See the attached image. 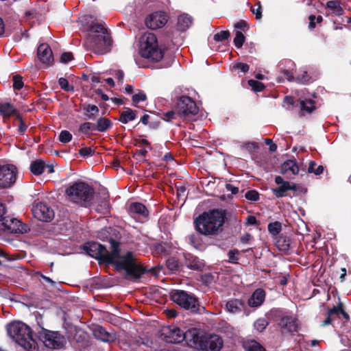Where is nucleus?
Segmentation results:
<instances>
[{"label":"nucleus","mask_w":351,"mask_h":351,"mask_svg":"<svg viewBox=\"0 0 351 351\" xmlns=\"http://www.w3.org/2000/svg\"><path fill=\"white\" fill-rule=\"evenodd\" d=\"M79 154L82 157H88L95 154V150L90 147H85L79 150Z\"/></svg>","instance_id":"58"},{"label":"nucleus","mask_w":351,"mask_h":351,"mask_svg":"<svg viewBox=\"0 0 351 351\" xmlns=\"http://www.w3.org/2000/svg\"><path fill=\"white\" fill-rule=\"evenodd\" d=\"M0 114L4 119L19 114L15 107L10 103H0Z\"/></svg>","instance_id":"30"},{"label":"nucleus","mask_w":351,"mask_h":351,"mask_svg":"<svg viewBox=\"0 0 351 351\" xmlns=\"http://www.w3.org/2000/svg\"><path fill=\"white\" fill-rule=\"evenodd\" d=\"M233 68L234 69H239L241 72L245 73L249 71L250 66L246 63L237 62L233 66Z\"/></svg>","instance_id":"61"},{"label":"nucleus","mask_w":351,"mask_h":351,"mask_svg":"<svg viewBox=\"0 0 351 351\" xmlns=\"http://www.w3.org/2000/svg\"><path fill=\"white\" fill-rule=\"evenodd\" d=\"M269 322L265 318H259L254 324V328L259 332H262L268 326Z\"/></svg>","instance_id":"46"},{"label":"nucleus","mask_w":351,"mask_h":351,"mask_svg":"<svg viewBox=\"0 0 351 351\" xmlns=\"http://www.w3.org/2000/svg\"><path fill=\"white\" fill-rule=\"evenodd\" d=\"M16 179V168L13 165H0V187H10Z\"/></svg>","instance_id":"14"},{"label":"nucleus","mask_w":351,"mask_h":351,"mask_svg":"<svg viewBox=\"0 0 351 351\" xmlns=\"http://www.w3.org/2000/svg\"><path fill=\"white\" fill-rule=\"evenodd\" d=\"M112 126V122L105 117H99L96 124H95V130L99 132H106L109 129H110Z\"/></svg>","instance_id":"34"},{"label":"nucleus","mask_w":351,"mask_h":351,"mask_svg":"<svg viewBox=\"0 0 351 351\" xmlns=\"http://www.w3.org/2000/svg\"><path fill=\"white\" fill-rule=\"evenodd\" d=\"M161 336L168 343H180L183 341L184 332L177 326H168L162 329Z\"/></svg>","instance_id":"16"},{"label":"nucleus","mask_w":351,"mask_h":351,"mask_svg":"<svg viewBox=\"0 0 351 351\" xmlns=\"http://www.w3.org/2000/svg\"><path fill=\"white\" fill-rule=\"evenodd\" d=\"M245 308V302L241 299H230L226 304V310L232 313H241Z\"/></svg>","instance_id":"25"},{"label":"nucleus","mask_w":351,"mask_h":351,"mask_svg":"<svg viewBox=\"0 0 351 351\" xmlns=\"http://www.w3.org/2000/svg\"><path fill=\"white\" fill-rule=\"evenodd\" d=\"M34 216L39 221L49 222L54 217L53 209L47 204L43 202L38 203L32 210Z\"/></svg>","instance_id":"18"},{"label":"nucleus","mask_w":351,"mask_h":351,"mask_svg":"<svg viewBox=\"0 0 351 351\" xmlns=\"http://www.w3.org/2000/svg\"><path fill=\"white\" fill-rule=\"evenodd\" d=\"M94 194V189L83 181L75 182L65 190V195L71 202L79 204L84 207L91 205Z\"/></svg>","instance_id":"4"},{"label":"nucleus","mask_w":351,"mask_h":351,"mask_svg":"<svg viewBox=\"0 0 351 351\" xmlns=\"http://www.w3.org/2000/svg\"><path fill=\"white\" fill-rule=\"evenodd\" d=\"M129 211L132 216L147 217L149 215V211L146 206L140 202H133L130 205Z\"/></svg>","instance_id":"23"},{"label":"nucleus","mask_w":351,"mask_h":351,"mask_svg":"<svg viewBox=\"0 0 351 351\" xmlns=\"http://www.w3.org/2000/svg\"><path fill=\"white\" fill-rule=\"evenodd\" d=\"M251 11L253 14L256 15V19H261L262 18V8L260 2L258 3V7L256 8L252 7Z\"/></svg>","instance_id":"62"},{"label":"nucleus","mask_w":351,"mask_h":351,"mask_svg":"<svg viewBox=\"0 0 351 351\" xmlns=\"http://www.w3.org/2000/svg\"><path fill=\"white\" fill-rule=\"evenodd\" d=\"M225 218L226 211L222 209L204 212L194 220L195 230L205 236L216 235L221 231Z\"/></svg>","instance_id":"1"},{"label":"nucleus","mask_w":351,"mask_h":351,"mask_svg":"<svg viewBox=\"0 0 351 351\" xmlns=\"http://www.w3.org/2000/svg\"><path fill=\"white\" fill-rule=\"evenodd\" d=\"M245 41V37L241 31H236L235 37L233 40L234 46L239 49L241 48Z\"/></svg>","instance_id":"44"},{"label":"nucleus","mask_w":351,"mask_h":351,"mask_svg":"<svg viewBox=\"0 0 351 351\" xmlns=\"http://www.w3.org/2000/svg\"><path fill=\"white\" fill-rule=\"evenodd\" d=\"M84 115L90 120H95L99 114V108L94 104H84L83 106Z\"/></svg>","instance_id":"36"},{"label":"nucleus","mask_w":351,"mask_h":351,"mask_svg":"<svg viewBox=\"0 0 351 351\" xmlns=\"http://www.w3.org/2000/svg\"><path fill=\"white\" fill-rule=\"evenodd\" d=\"M247 83L254 92H261L265 88L264 84L257 80H249Z\"/></svg>","instance_id":"48"},{"label":"nucleus","mask_w":351,"mask_h":351,"mask_svg":"<svg viewBox=\"0 0 351 351\" xmlns=\"http://www.w3.org/2000/svg\"><path fill=\"white\" fill-rule=\"evenodd\" d=\"M124 109L125 110L120 113L117 119L121 123L126 124L136 119L137 112L130 108H124Z\"/></svg>","instance_id":"33"},{"label":"nucleus","mask_w":351,"mask_h":351,"mask_svg":"<svg viewBox=\"0 0 351 351\" xmlns=\"http://www.w3.org/2000/svg\"><path fill=\"white\" fill-rule=\"evenodd\" d=\"M184 264L189 269L194 271H202L205 267L204 260L200 259L199 257L191 254H184Z\"/></svg>","instance_id":"19"},{"label":"nucleus","mask_w":351,"mask_h":351,"mask_svg":"<svg viewBox=\"0 0 351 351\" xmlns=\"http://www.w3.org/2000/svg\"><path fill=\"white\" fill-rule=\"evenodd\" d=\"M37 56L43 64H49L53 61L52 50L49 45L46 43H42L38 46Z\"/></svg>","instance_id":"20"},{"label":"nucleus","mask_w":351,"mask_h":351,"mask_svg":"<svg viewBox=\"0 0 351 351\" xmlns=\"http://www.w3.org/2000/svg\"><path fill=\"white\" fill-rule=\"evenodd\" d=\"M234 28L238 29H243L248 28L247 23L244 20H240L234 25Z\"/></svg>","instance_id":"64"},{"label":"nucleus","mask_w":351,"mask_h":351,"mask_svg":"<svg viewBox=\"0 0 351 351\" xmlns=\"http://www.w3.org/2000/svg\"><path fill=\"white\" fill-rule=\"evenodd\" d=\"M324 171V167L322 165H317L314 160H311L308 167V172L314 173L316 176H319Z\"/></svg>","instance_id":"42"},{"label":"nucleus","mask_w":351,"mask_h":351,"mask_svg":"<svg viewBox=\"0 0 351 351\" xmlns=\"http://www.w3.org/2000/svg\"><path fill=\"white\" fill-rule=\"evenodd\" d=\"M93 335L97 339L101 340L104 342H108L114 340V337L112 334L108 332L106 328L101 326H96L93 330Z\"/></svg>","instance_id":"26"},{"label":"nucleus","mask_w":351,"mask_h":351,"mask_svg":"<svg viewBox=\"0 0 351 351\" xmlns=\"http://www.w3.org/2000/svg\"><path fill=\"white\" fill-rule=\"evenodd\" d=\"M326 8L330 11V14L335 16H340L343 14L344 10L339 1H328L326 3Z\"/></svg>","instance_id":"31"},{"label":"nucleus","mask_w":351,"mask_h":351,"mask_svg":"<svg viewBox=\"0 0 351 351\" xmlns=\"http://www.w3.org/2000/svg\"><path fill=\"white\" fill-rule=\"evenodd\" d=\"M277 322L282 333L293 334L299 330L297 319L291 315L280 316L277 319Z\"/></svg>","instance_id":"17"},{"label":"nucleus","mask_w":351,"mask_h":351,"mask_svg":"<svg viewBox=\"0 0 351 351\" xmlns=\"http://www.w3.org/2000/svg\"><path fill=\"white\" fill-rule=\"evenodd\" d=\"M12 82H13V88L14 90H19L24 86L23 77L19 75H14L12 77Z\"/></svg>","instance_id":"54"},{"label":"nucleus","mask_w":351,"mask_h":351,"mask_svg":"<svg viewBox=\"0 0 351 351\" xmlns=\"http://www.w3.org/2000/svg\"><path fill=\"white\" fill-rule=\"evenodd\" d=\"M230 34L228 30H222L214 35V40L216 42H221L228 40L230 37Z\"/></svg>","instance_id":"52"},{"label":"nucleus","mask_w":351,"mask_h":351,"mask_svg":"<svg viewBox=\"0 0 351 351\" xmlns=\"http://www.w3.org/2000/svg\"><path fill=\"white\" fill-rule=\"evenodd\" d=\"M73 59V56L71 52H64L60 56V62L62 63H68Z\"/></svg>","instance_id":"60"},{"label":"nucleus","mask_w":351,"mask_h":351,"mask_svg":"<svg viewBox=\"0 0 351 351\" xmlns=\"http://www.w3.org/2000/svg\"><path fill=\"white\" fill-rule=\"evenodd\" d=\"M176 195H177L178 198L179 199H182L183 200H185V199L186 198V186H178V185L176 184Z\"/></svg>","instance_id":"57"},{"label":"nucleus","mask_w":351,"mask_h":351,"mask_svg":"<svg viewBox=\"0 0 351 351\" xmlns=\"http://www.w3.org/2000/svg\"><path fill=\"white\" fill-rule=\"evenodd\" d=\"M311 80V77L308 75L306 71H304L302 74L298 75L295 78V81L300 84H306Z\"/></svg>","instance_id":"59"},{"label":"nucleus","mask_w":351,"mask_h":351,"mask_svg":"<svg viewBox=\"0 0 351 351\" xmlns=\"http://www.w3.org/2000/svg\"><path fill=\"white\" fill-rule=\"evenodd\" d=\"M239 251L237 249L230 250L228 252V263L232 264H238L239 263Z\"/></svg>","instance_id":"45"},{"label":"nucleus","mask_w":351,"mask_h":351,"mask_svg":"<svg viewBox=\"0 0 351 351\" xmlns=\"http://www.w3.org/2000/svg\"><path fill=\"white\" fill-rule=\"evenodd\" d=\"M300 115L304 116L305 114H311L315 109V101L313 99H300Z\"/></svg>","instance_id":"29"},{"label":"nucleus","mask_w":351,"mask_h":351,"mask_svg":"<svg viewBox=\"0 0 351 351\" xmlns=\"http://www.w3.org/2000/svg\"><path fill=\"white\" fill-rule=\"evenodd\" d=\"M111 252H109L106 247L95 241L86 242L83 245L82 249L88 256L97 259L99 263L112 264L114 259L120 256L119 243L110 238Z\"/></svg>","instance_id":"3"},{"label":"nucleus","mask_w":351,"mask_h":351,"mask_svg":"<svg viewBox=\"0 0 351 351\" xmlns=\"http://www.w3.org/2000/svg\"><path fill=\"white\" fill-rule=\"evenodd\" d=\"M7 332L25 350L35 349L36 343L32 337V330L25 324L19 321L12 322L7 325Z\"/></svg>","instance_id":"5"},{"label":"nucleus","mask_w":351,"mask_h":351,"mask_svg":"<svg viewBox=\"0 0 351 351\" xmlns=\"http://www.w3.org/2000/svg\"><path fill=\"white\" fill-rule=\"evenodd\" d=\"M88 34L86 45L90 50L97 54H104L110 49L112 40L110 31L103 24L92 21L88 26Z\"/></svg>","instance_id":"2"},{"label":"nucleus","mask_w":351,"mask_h":351,"mask_svg":"<svg viewBox=\"0 0 351 351\" xmlns=\"http://www.w3.org/2000/svg\"><path fill=\"white\" fill-rule=\"evenodd\" d=\"M0 229L9 233H27L30 229L29 226L21 221L6 216L0 223Z\"/></svg>","instance_id":"12"},{"label":"nucleus","mask_w":351,"mask_h":351,"mask_svg":"<svg viewBox=\"0 0 351 351\" xmlns=\"http://www.w3.org/2000/svg\"><path fill=\"white\" fill-rule=\"evenodd\" d=\"M204 341L206 346L204 350L209 349L210 351H220L223 344L222 338L217 335L205 336Z\"/></svg>","instance_id":"21"},{"label":"nucleus","mask_w":351,"mask_h":351,"mask_svg":"<svg viewBox=\"0 0 351 351\" xmlns=\"http://www.w3.org/2000/svg\"><path fill=\"white\" fill-rule=\"evenodd\" d=\"M176 109L178 116L184 120H190L198 114L199 108L196 102L189 96H181L176 101Z\"/></svg>","instance_id":"10"},{"label":"nucleus","mask_w":351,"mask_h":351,"mask_svg":"<svg viewBox=\"0 0 351 351\" xmlns=\"http://www.w3.org/2000/svg\"><path fill=\"white\" fill-rule=\"evenodd\" d=\"M171 300L180 307L197 313L199 304L198 299L193 293L180 289H173L169 293Z\"/></svg>","instance_id":"8"},{"label":"nucleus","mask_w":351,"mask_h":351,"mask_svg":"<svg viewBox=\"0 0 351 351\" xmlns=\"http://www.w3.org/2000/svg\"><path fill=\"white\" fill-rule=\"evenodd\" d=\"M69 333L70 343L77 351H82L90 346L88 333L80 327L74 326Z\"/></svg>","instance_id":"11"},{"label":"nucleus","mask_w":351,"mask_h":351,"mask_svg":"<svg viewBox=\"0 0 351 351\" xmlns=\"http://www.w3.org/2000/svg\"><path fill=\"white\" fill-rule=\"evenodd\" d=\"M290 182H286L285 184L280 185L276 189H273L272 191L276 197H282L287 195V192L289 191Z\"/></svg>","instance_id":"41"},{"label":"nucleus","mask_w":351,"mask_h":351,"mask_svg":"<svg viewBox=\"0 0 351 351\" xmlns=\"http://www.w3.org/2000/svg\"><path fill=\"white\" fill-rule=\"evenodd\" d=\"M282 230V223L280 221H274L268 224L269 232L274 236H278Z\"/></svg>","instance_id":"43"},{"label":"nucleus","mask_w":351,"mask_h":351,"mask_svg":"<svg viewBox=\"0 0 351 351\" xmlns=\"http://www.w3.org/2000/svg\"><path fill=\"white\" fill-rule=\"evenodd\" d=\"M132 106H134V107H138V104L140 101H145L147 99V96L143 91L139 90L137 94H134L132 95Z\"/></svg>","instance_id":"47"},{"label":"nucleus","mask_w":351,"mask_h":351,"mask_svg":"<svg viewBox=\"0 0 351 351\" xmlns=\"http://www.w3.org/2000/svg\"><path fill=\"white\" fill-rule=\"evenodd\" d=\"M245 197L250 201L256 202L259 199V193L256 190L252 189L247 191L245 194Z\"/></svg>","instance_id":"55"},{"label":"nucleus","mask_w":351,"mask_h":351,"mask_svg":"<svg viewBox=\"0 0 351 351\" xmlns=\"http://www.w3.org/2000/svg\"><path fill=\"white\" fill-rule=\"evenodd\" d=\"M199 233H193L186 238L189 243L196 249H199L202 245V240Z\"/></svg>","instance_id":"40"},{"label":"nucleus","mask_w":351,"mask_h":351,"mask_svg":"<svg viewBox=\"0 0 351 351\" xmlns=\"http://www.w3.org/2000/svg\"><path fill=\"white\" fill-rule=\"evenodd\" d=\"M46 164L42 160H36L31 162L29 169L35 176L41 175L45 170Z\"/></svg>","instance_id":"35"},{"label":"nucleus","mask_w":351,"mask_h":351,"mask_svg":"<svg viewBox=\"0 0 351 351\" xmlns=\"http://www.w3.org/2000/svg\"><path fill=\"white\" fill-rule=\"evenodd\" d=\"M275 245L279 250L286 252L291 248V239L290 237L281 234L276 237Z\"/></svg>","instance_id":"27"},{"label":"nucleus","mask_w":351,"mask_h":351,"mask_svg":"<svg viewBox=\"0 0 351 351\" xmlns=\"http://www.w3.org/2000/svg\"><path fill=\"white\" fill-rule=\"evenodd\" d=\"M192 23V17L186 14H183L178 18L176 28L180 32H184L191 27Z\"/></svg>","instance_id":"28"},{"label":"nucleus","mask_w":351,"mask_h":351,"mask_svg":"<svg viewBox=\"0 0 351 351\" xmlns=\"http://www.w3.org/2000/svg\"><path fill=\"white\" fill-rule=\"evenodd\" d=\"M308 29L312 30L315 28L317 23H321L323 21V17L321 15H318L315 16L313 14H311L308 16Z\"/></svg>","instance_id":"49"},{"label":"nucleus","mask_w":351,"mask_h":351,"mask_svg":"<svg viewBox=\"0 0 351 351\" xmlns=\"http://www.w3.org/2000/svg\"><path fill=\"white\" fill-rule=\"evenodd\" d=\"M119 258L120 259H114V262L112 265L115 266L118 271H125V278L127 280H137L143 274L149 271L147 268L135 263L132 252H128L124 256H119Z\"/></svg>","instance_id":"6"},{"label":"nucleus","mask_w":351,"mask_h":351,"mask_svg":"<svg viewBox=\"0 0 351 351\" xmlns=\"http://www.w3.org/2000/svg\"><path fill=\"white\" fill-rule=\"evenodd\" d=\"M58 84L60 86V88L64 91H74V86L73 85H69V81L64 77L59 78Z\"/></svg>","instance_id":"50"},{"label":"nucleus","mask_w":351,"mask_h":351,"mask_svg":"<svg viewBox=\"0 0 351 351\" xmlns=\"http://www.w3.org/2000/svg\"><path fill=\"white\" fill-rule=\"evenodd\" d=\"M37 336L44 345L51 349H62L66 343V339L59 331L46 329L42 326L37 332Z\"/></svg>","instance_id":"9"},{"label":"nucleus","mask_w":351,"mask_h":351,"mask_svg":"<svg viewBox=\"0 0 351 351\" xmlns=\"http://www.w3.org/2000/svg\"><path fill=\"white\" fill-rule=\"evenodd\" d=\"M168 21V16L165 12H155L145 18L147 28L157 29L162 27Z\"/></svg>","instance_id":"15"},{"label":"nucleus","mask_w":351,"mask_h":351,"mask_svg":"<svg viewBox=\"0 0 351 351\" xmlns=\"http://www.w3.org/2000/svg\"><path fill=\"white\" fill-rule=\"evenodd\" d=\"M166 266L172 272L180 271L182 269V264L176 257H169L166 261Z\"/></svg>","instance_id":"38"},{"label":"nucleus","mask_w":351,"mask_h":351,"mask_svg":"<svg viewBox=\"0 0 351 351\" xmlns=\"http://www.w3.org/2000/svg\"><path fill=\"white\" fill-rule=\"evenodd\" d=\"M265 291L263 289H257L248 299L247 304L251 307H258L264 302Z\"/></svg>","instance_id":"22"},{"label":"nucleus","mask_w":351,"mask_h":351,"mask_svg":"<svg viewBox=\"0 0 351 351\" xmlns=\"http://www.w3.org/2000/svg\"><path fill=\"white\" fill-rule=\"evenodd\" d=\"M342 307H343V304L339 301L337 306H335L331 308H328L327 317L323 322L322 326H325L330 324L334 320L335 317L340 318V313L341 312Z\"/></svg>","instance_id":"24"},{"label":"nucleus","mask_w":351,"mask_h":351,"mask_svg":"<svg viewBox=\"0 0 351 351\" xmlns=\"http://www.w3.org/2000/svg\"><path fill=\"white\" fill-rule=\"evenodd\" d=\"M163 115L164 117H162L161 119L166 121H171L179 117L178 110H176V107L174 108L173 110H169L164 113Z\"/></svg>","instance_id":"51"},{"label":"nucleus","mask_w":351,"mask_h":351,"mask_svg":"<svg viewBox=\"0 0 351 351\" xmlns=\"http://www.w3.org/2000/svg\"><path fill=\"white\" fill-rule=\"evenodd\" d=\"M73 136L68 130H62L59 134L58 140L63 143H69L72 140Z\"/></svg>","instance_id":"53"},{"label":"nucleus","mask_w":351,"mask_h":351,"mask_svg":"<svg viewBox=\"0 0 351 351\" xmlns=\"http://www.w3.org/2000/svg\"><path fill=\"white\" fill-rule=\"evenodd\" d=\"M182 339L189 347L202 350H205L206 346L204 341L205 335H202L199 330L195 328L188 329L186 332H184Z\"/></svg>","instance_id":"13"},{"label":"nucleus","mask_w":351,"mask_h":351,"mask_svg":"<svg viewBox=\"0 0 351 351\" xmlns=\"http://www.w3.org/2000/svg\"><path fill=\"white\" fill-rule=\"evenodd\" d=\"M16 118L19 121V124L18 125V132L19 134L23 135L27 128V125L23 121L22 116L20 114H17Z\"/></svg>","instance_id":"56"},{"label":"nucleus","mask_w":351,"mask_h":351,"mask_svg":"<svg viewBox=\"0 0 351 351\" xmlns=\"http://www.w3.org/2000/svg\"><path fill=\"white\" fill-rule=\"evenodd\" d=\"M245 351H266L265 348L255 340H248L243 343Z\"/></svg>","instance_id":"39"},{"label":"nucleus","mask_w":351,"mask_h":351,"mask_svg":"<svg viewBox=\"0 0 351 351\" xmlns=\"http://www.w3.org/2000/svg\"><path fill=\"white\" fill-rule=\"evenodd\" d=\"M139 53L152 62H159L164 57V51L159 47L156 36L152 32H145L139 40Z\"/></svg>","instance_id":"7"},{"label":"nucleus","mask_w":351,"mask_h":351,"mask_svg":"<svg viewBox=\"0 0 351 351\" xmlns=\"http://www.w3.org/2000/svg\"><path fill=\"white\" fill-rule=\"evenodd\" d=\"M93 131H95V123L88 121L81 123L77 130L80 135L84 134L87 138L90 137Z\"/></svg>","instance_id":"37"},{"label":"nucleus","mask_w":351,"mask_h":351,"mask_svg":"<svg viewBox=\"0 0 351 351\" xmlns=\"http://www.w3.org/2000/svg\"><path fill=\"white\" fill-rule=\"evenodd\" d=\"M203 283L210 285L214 282V276L211 274H206L202 276Z\"/></svg>","instance_id":"63"},{"label":"nucleus","mask_w":351,"mask_h":351,"mask_svg":"<svg viewBox=\"0 0 351 351\" xmlns=\"http://www.w3.org/2000/svg\"><path fill=\"white\" fill-rule=\"evenodd\" d=\"M280 171L282 174L289 171L292 174L297 175L299 173V167L295 160H287L281 165Z\"/></svg>","instance_id":"32"}]
</instances>
